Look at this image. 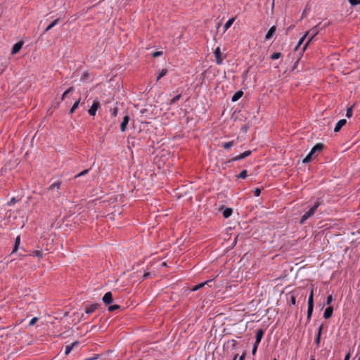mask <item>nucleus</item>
Returning a JSON list of instances; mask_svg holds the SVG:
<instances>
[{"mask_svg":"<svg viewBox=\"0 0 360 360\" xmlns=\"http://www.w3.org/2000/svg\"><path fill=\"white\" fill-rule=\"evenodd\" d=\"M323 203V200L321 198H317L314 204L309 207V210L307 211L301 217L300 220V224H304V222L314 213L316 212L318 207Z\"/></svg>","mask_w":360,"mask_h":360,"instance_id":"nucleus-1","label":"nucleus"},{"mask_svg":"<svg viewBox=\"0 0 360 360\" xmlns=\"http://www.w3.org/2000/svg\"><path fill=\"white\" fill-rule=\"evenodd\" d=\"M320 28L319 25L314 26L310 30L307 31L305 34L306 37H309L307 43L303 46V51H305L309 44L313 40V39L319 34Z\"/></svg>","mask_w":360,"mask_h":360,"instance_id":"nucleus-2","label":"nucleus"},{"mask_svg":"<svg viewBox=\"0 0 360 360\" xmlns=\"http://www.w3.org/2000/svg\"><path fill=\"white\" fill-rule=\"evenodd\" d=\"M251 153H252L251 150H246L244 153H241L240 155L233 157L231 160H229L225 162L224 164H229L232 162L240 160L249 156L251 154Z\"/></svg>","mask_w":360,"mask_h":360,"instance_id":"nucleus-3","label":"nucleus"},{"mask_svg":"<svg viewBox=\"0 0 360 360\" xmlns=\"http://www.w3.org/2000/svg\"><path fill=\"white\" fill-rule=\"evenodd\" d=\"M251 153H252L251 150H246L244 153H241L240 155L233 157L231 160H229L225 162L224 164H229L232 162L240 160L249 156L251 154Z\"/></svg>","mask_w":360,"mask_h":360,"instance_id":"nucleus-4","label":"nucleus"},{"mask_svg":"<svg viewBox=\"0 0 360 360\" xmlns=\"http://www.w3.org/2000/svg\"><path fill=\"white\" fill-rule=\"evenodd\" d=\"M251 153H252L251 150H246L244 153H241L240 155L233 157L231 160H229L225 162L224 164H229L232 162L240 160L249 156L251 154Z\"/></svg>","mask_w":360,"mask_h":360,"instance_id":"nucleus-5","label":"nucleus"},{"mask_svg":"<svg viewBox=\"0 0 360 360\" xmlns=\"http://www.w3.org/2000/svg\"><path fill=\"white\" fill-rule=\"evenodd\" d=\"M251 153H252L251 150H246L244 153H241L240 155L233 157L231 160H229L225 162L224 164H229L232 162L240 160L249 156L251 154Z\"/></svg>","mask_w":360,"mask_h":360,"instance_id":"nucleus-6","label":"nucleus"},{"mask_svg":"<svg viewBox=\"0 0 360 360\" xmlns=\"http://www.w3.org/2000/svg\"><path fill=\"white\" fill-rule=\"evenodd\" d=\"M101 107L100 102L98 100H94L91 108L89 109L88 112L90 115L94 116L97 110Z\"/></svg>","mask_w":360,"mask_h":360,"instance_id":"nucleus-7","label":"nucleus"},{"mask_svg":"<svg viewBox=\"0 0 360 360\" xmlns=\"http://www.w3.org/2000/svg\"><path fill=\"white\" fill-rule=\"evenodd\" d=\"M215 56V61L217 65H221L223 63V57L221 56V53L219 47H217L214 52Z\"/></svg>","mask_w":360,"mask_h":360,"instance_id":"nucleus-8","label":"nucleus"},{"mask_svg":"<svg viewBox=\"0 0 360 360\" xmlns=\"http://www.w3.org/2000/svg\"><path fill=\"white\" fill-rule=\"evenodd\" d=\"M103 302L105 304H109L112 302V295L111 292H107L102 298Z\"/></svg>","mask_w":360,"mask_h":360,"instance_id":"nucleus-9","label":"nucleus"},{"mask_svg":"<svg viewBox=\"0 0 360 360\" xmlns=\"http://www.w3.org/2000/svg\"><path fill=\"white\" fill-rule=\"evenodd\" d=\"M129 122V116L128 115H126L123 117L122 122H121V124H120L121 131L124 132L126 130L127 126Z\"/></svg>","mask_w":360,"mask_h":360,"instance_id":"nucleus-10","label":"nucleus"},{"mask_svg":"<svg viewBox=\"0 0 360 360\" xmlns=\"http://www.w3.org/2000/svg\"><path fill=\"white\" fill-rule=\"evenodd\" d=\"M276 30V27L275 25H273L272 27H271L269 28V30H268L267 33L266 34L265 39L269 40L270 39H271L273 37V36L274 35Z\"/></svg>","mask_w":360,"mask_h":360,"instance_id":"nucleus-11","label":"nucleus"},{"mask_svg":"<svg viewBox=\"0 0 360 360\" xmlns=\"http://www.w3.org/2000/svg\"><path fill=\"white\" fill-rule=\"evenodd\" d=\"M22 45H23L22 41H19V42L15 43L12 48L11 54L12 55L16 54L21 49Z\"/></svg>","mask_w":360,"mask_h":360,"instance_id":"nucleus-12","label":"nucleus"},{"mask_svg":"<svg viewBox=\"0 0 360 360\" xmlns=\"http://www.w3.org/2000/svg\"><path fill=\"white\" fill-rule=\"evenodd\" d=\"M324 147L321 143H316L310 150L311 154H314L316 152H321Z\"/></svg>","mask_w":360,"mask_h":360,"instance_id":"nucleus-13","label":"nucleus"},{"mask_svg":"<svg viewBox=\"0 0 360 360\" xmlns=\"http://www.w3.org/2000/svg\"><path fill=\"white\" fill-rule=\"evenodd\" d=\"M346 122H347V120L345 119H342V120H339L334 128V131L335 132L339 131L341 129V128L344 125H345Z\"/></svg>","mask_w":360,"mask_h":360,"instance_id":"nucleus-14","label":"nucleus"},{"mask_svg":"<svg viewBox=\"0 0 360 360\" xmlns=\"http://www.w3.org/2000/svg\"><path fill=\"white\" fill-rule=\"evenodd\" d=\"M99 307L98 304H92L90 306H88L85 308L86 314H91L93 313L98 307Z\"/></svg>","mask_w":360,"mask_h":360,"instance_id":"nucleus-15","label":"nucleus"},{"mask_svg":"<svg viewBox=\"0 0 360 360\" xmlns=\"http://www.w3.org/2000/svg\"><path fill=\"white\" fill-rule=\"evenodd\" d=\"M79 345V342L78 341H75L74 342H72L71 345H66L65 346V355H68L70 353V352L72 350V349L76 346Z\"/></svg>","mask_w":360,"mask_h":360,"instance_id":"nucleus-16","label":"nucleus"},{"mask_svg":"<svg viewBox=\"0 0 360 360\" xmlns=\"http://www.w3.org/2000/svg\"><path fill=\"white\" fill-rule=\"evenodd\" d=\"M333 311V308L332 307H328L323 313V317L326 319H328L331 317Z\"/></svg>","mask_w":360,"mask_h":360,"instance_id":"nucleus-17","label":"nucleus"},{"mask_svg":"<svg viewBox=\"0 0 360 360\" xmlns=\"http://www.w3.org/2000/svg\"><path fill=\"white\" fill-rule=\"evenodd\" d=\"M264 335V330L262 329H259L257 330L256 336H255V341H257V343H260L262 338Z\"/></svg>","mask_w":360,"mask_h":360,"instance_id":"nucleus-18","label":"nucleus"},{"mask_svg":"<svg viewBox=\"0 0 360 360\" xmlns=\"http://www.w3.org/2000/svg\"><path fill=\"white\" fill-rule=\"evenodd\" d=\"M60 21V18H56L53 21H52L47 27L45 29L44 33L48 32L49 30H50L52 27H53L54 26H56V25H58L59 23V22Z\"/></svg>","mask_w":360,"mask_h":360,"instance_id":"nucleus-19","label":"nucleus"},{"mask_svg":"<svg viewBox=\"0 0 360 360\" xmlns=\"http://www.w3.org/2000/svg\"><path fill=\"white\" fill-rule=\"evenodd\" d=\"M243 95V92L242 91H236L232 96L231 101L233 102H236L239 100Z\"/></svg>","mask_w":360,"mask_h":360,"instance_id":"nucleus-20","label":"nucleus"},{"mask_svg":"<svg viewBox=\"0 0 360 360\" xmlns=\"http://www.w3.org/2000/svg\"><path fill=\"white\" fill-rule=\"evenodd\" d=\"M213 281V280H207V281H205V282H202V283H199V284H198V285H195L193 288L192 290H193V291H196V290H199L200 288H201L204 287L205 285H207L208 283H210V282H211V281Z\"/></svg>","mask_w":360,"mask_h":360,"instance_id":"nucleus-21","label":"nucleus"},{"mask_svg":"<svg viewBox=\"0 0 360 360\" xmlns=\"http://www.w3.org/2000/svg\"><path fill=\"white\" fill-rule=\"evenodd\" d=\"M233 213V210L229 207H226L223 211V216L224 218L227 219L229 218Z\"/></svg>","mask_w":360,"mask_h":360,"instance_id":"nucleus-22","label":"nucleus"},{"mask_svg":"<svg viewBox=\"0 0 360 360\" xmlns=\"http://www.w3.org/2000/svg\"><path fill=\"white\" fill-rule=\"evenodd\" d=\"M236 20V18H230L224 25V31H226L231 25L233 23V22L235 21Z\"/></svg>","mask_w":360,"mask_h":360,"instance_id":"nucleus-23","label":"nucleus"},{"mask_svg":"<svg viewBox=\"0 0 360 360\" xmlns=\"http://www.w3.org/2000/svg\"><path fill=\"white\" fill-rule=\"evenodd\" d=\"M20 237L18 236L15 238V243H14V247H13V250L12 251V253L16 252L18 249V247H19V245H20Z\"/></svg>","mask_w":360,"mask_h":360,"instance_id":"nucleus-24","label":"nucleus"},{"mask_svg":"<svg viewBox=\"0 0 360 360\" xmlns=\"http://www.w3.org/2000/svg\"><path fill=\"white\" fill-rule=\"evenodd\" d=\"M79 103H80V98H79L78 100H77L74 104L72 105V108H70V114H72L74 112V111L75 110V109H77L79 105Z\"/></svg>","mask_w":360,"mask_h":360,"instance_id":"nucleus-25","label":"nucleus"},{"mask_svg":"<svg viewBox=\"0 0 360 360\" xmlns=\"http://www.w3.org/2000/svg\"><path fill=\"white\" fill-rule=\"evenodd\" d=\"M313 309H314V305H308L307 316L308 321H309L311 317Z\"/></svg>","mask_w":360,"mask_h":360,"instance_id":"nucleus-26","label":"nucleus"},{"mask_svg":"<svg viewBox=\"0 0 360 360\" xmlns=\"http://www.w3.org/2000/svg\"><path fill=\"white\" fill-rule=\"evenodd\" d=\"M33 257L41 258L43 256V252L41 250H34L32 253Z\"/></svg>","mask_w":360,"mask_h":360,"instance_id":"nucleus-27","label":"nucleus"},{"mask_svg":"<svg viewBox=\"0 0 360 360\" xmlns=\"http://www.w3.org/2000/svg\"><path fill=\"white\" fill-rule=\"evenodd\" d=\"M308 305H314V290H311L308 299Z\"/></svg>","mask_w":360,"mask_h":360,"instance_id":"nucleus-28","label":"nucleus"},{"mask_svg":"<svg viewBox=\"0 0 360 360\" xmlns=\"http://www.w3.org/2000/svg\"><path fill=\"white\" fill-rule=\"evenodd\" d=\"M281 56H282L281 53H280V52H275V53H272L271 55L270 58L272 60H276V59L280 58Z\"/></svg>","mask_w":360,"mask_h":360,"instance_id":"nucleus-29","label":"nucleus"},{"mask_svg":"<svg viewBox=\"0 0 360 360\" xmlns=\"http://www.w3.org/2000/svg\"><path fill=\"white\" fill-rule=\"evenodd\" d=\"M314 154H311V152L308 153V155L303 159L302 162L303 163H308L311 162V157Z\"/></svg>","mask_w":360,"mask_h":360,"instance_id":"nucleus-30","label":"nucleus"},{"mask_svg":"<svg viewBox=\"0 0 360 360\" xmlns=\"http://www.w3.org/2000/svg\"><path fill=\"white\" fill-rule=\"evenodd\" d=\"M248 175V172L246 169H243L240 172V173L237 176L239 179H245Z\"/></svg>","mask_w":360,"mask_h":360,"instance_id":"nucleus-31","label":"nucleus"},{"mask_svg":"<svg viewBox=\"0 0 360 360\" xmlns=\"http://www.w3.org/2000/svg\"><path fill=\"white\" fill-rule=\"evenodd\" d=\"M167 73V70L164 68L162 69L160 73H159V75L157 77V81H158L160 78H162V77H164L165 75H166Z\"/></svg>","mask_w":360,"mask_h":360,"instance_id":"nucleus-32","label":"nucleus"},{"mask_svg":"<svg viewBox=\"0 0 360 360\" xmlns=\"http://www.w3.org/2000/svg\"><path fill=\"white\" fill-rule=\"evenodd\" d=\"M74 91V87H73V86H71V87H70L68 89H67V90H66V91L63 94V95H62V96H61V100H62V101H63V100H64L65 96H68V94L69 93H70V92H72V91Z\"/></svg>","mask_w":360,"mask_h":360,"instance_id":"nucleus-33","label":"nucleus"},{"mask_svg":"<svg viewBox=\"0 0 360 360\" xmlns=\"http://www.w3.org/2000/svg\"><path fill=\"white\" fill-rule=\"evenodd\" d=\"M61 184V181H56L53 184H52L49 187V190H53L54 188H60V186Z\"/></svg>","mask_w":360,"mask_h":360,"instance_id":"nucleus-34","label":"nucleus"},{"mask_svg":"<svg viewBox=\"0 0 360 360\" xmlns=\"http://www.w3.org/2000/svg\"><path fill=\"white\" fill-rule=\"evenodd\" d=\"M233 144H234V141H231L225 143L223 145V147L224 149H229L231 147H232L233 146Z\"/></svg>","mask_w":360,"mask_h":360,"instance_id":"nucleus-35","label":"nucleus"},{"mask_svg":"<svg viewBox=\"0 0 360 360\" xmlns=\"http://www.w3.org/2000/svg\"><path fill=\"white\" fill-rule=\"evenodd\" d=\"M110 112L112 117H116L117 115L118 108L117 107L111 108Z\"/></svg>","mask_w":360,"mask_h":360,"instance_id":"nucleus-36","label":"nucleus"},{"mask_svg":"<svg viewBox=\"0 0 360 360\" xmlns=\"http://www.w3.org/2000/svg\"><path fill=\"white\" fill-rule=\"evenodd\" d=\"M120 308V306L118 304H113L108 307V311H113L115 310L119 309Z\"/></svg>","mask_w":360,"mask_h":360,"instance_id":"nucleus-37","label":"nucleus"},{"mask_svg":"<svg viewBox=\"0 0 360 360\" xmlns=\"http://www.w3.org/2000/svg\"><path fill=\"white\" fill-rule=\"evenodd\" d=\"M89 172V169H84L82 172H81L80 173H79L78 174L75 175V179H77L79 176H82L86 174Z\"/></svg>","mask_w":360,"mask_h":360,"instance_id":"nucleus-38","label":"nucleus"},{"mask_svg":"<svg viewBox=\"0 0 360 360\" xmlns=\"http://www.w3.org/2000/svg\"><path fill=\"white\" fill-rule=\"evenodd\" d=\"M89 75L88 72H84L82 74L80 79L82 81H86V80H87L89 79Z\"/></svg>","mask_w":360,"mask_h":360,"instance_id":"nucleus-39","label":"nucleus"},{"mask_svg":"<svg viewBox=\"0 0 360 360\" xmlns=\"http://www.w3.org/2000/svg\"><path fill=\"white\" fill-rule=\"evenodd\" d=\"M181 96V94H178L176 96H174L173 98L171 99L170 104H174L176 102H177L180 99Z\"/></svg>","mask_w":360,"mask_h":360,"instance_id":"nucleus-40","label":"nucleus"},{"mask_svg":"<svg viewBox=\"0 0 360 360\" xmlns=\"http://www.w3.org/2000/svg\"><path fill=\"white\" fill-rule=\"evenodd\" d=\"M352 116V107H349L347 109L346 117L349 118Z\"/></svg>","mask_w":360,"mask_h":360,"instance_id":"nucleus-41","label":"nucleus"},{"mask_svg":"<svg viewBox=\"0 0 360 360\" xmlns=\"http://www.w3.org/2000/svg\"><path fill=\"white\" fill-rule=\"evenodd\" d=\"M290 303L292 305H295L296 304V295H295L292 293H291V295H290Z\"/></svg>","mask_w":360,"mask_h":360,"instance_id":"nucleus-42","label":"nucleus"},{"mask_svg":"<svg viewBox=\"0 0 360 360\" xmlns=\"http://www.w3.org/2000/svg\"><path fill=\"white\" fill-rule=\"evenodd\" d=\"M261 193V190L259 188H255L253 190V194L255 196L258 197Z\"/></svg>","mask_w":360,"mask_h":360,"instance_id":"nucleus-43","label":"nucleus"},{"mask_svg":"<svg viewBox=\"0 0 360 360\" xmlns=\"http://www.w3.org/2000/svg\"><path fill=\"white\" fill-rule=\"evenodd\" d=\"M306 35L304 34L298 41L297 44V46L295 48V49H297V48L303 43V41H304L305 38H306Z\"/></svg>","mask_w":360,"mask_h":360,"instance_id":"nucleus-44","label":"nucleus"},{"mask_svg":"<svg viewBox=\"0 0 360 360\" xmlns=\"http://www.w3.org/2000/svg\"><path fill=\"white\" fill-rule=\"evenodd\" d=\"M349 2L352 6L360 4V0H349Z\"/></svg>","mask_w":360,"mask_h":360,"instance_id":"nucleus-45","label":"nucleus"},{"mask_svg":"<svg viewBox=\"0 0 360 360\" xmlns=\"http://www.w3.org/2000/svg\"><path fill=\"white\" fill-rule=\"evenodd\" d=\"M162 55V51H155L152 53L153 58H156Z\"/></svg>","mask_w":360,"mask_h":360,"instance_id":"nucleus-46","label":"nucleus"},{"mask_svg":"<svg viewBox=\"0 0 360 360\" xmlns=\"http://www.w3.org/2000/svg\"><path fill=\"white\" fill-rule=\"evenodd\" d=\"M37 321H38V318L37 317L32 318L31 319V321H30L29 326H34Z\"/></svg>","mask_w":360,"mask_h":360,"instance_id":"nucleus-47","label":"nucleus"},{"mask_svg":"<svg viewBox=\"0 0 360 360\" xmlns=\"http://www.w3.org/2000/svg\"><path fill=\"white\" fill-rule=\"evenodd\" d=\"M333 296L332 295H329L326 298V304H330L333 302Z\"/></svg>","mask_w":360,"mask_h":360,"instance_id":"nucleus-48","label":"nucleus"},{"mask_svg":"<svg viewBox=\"0 0 360 360\" xmlns=\"http://www.w3.org/2000/svg\"><path fill=\"white\" fill-rule=\"evenodd\" d=\"M320 340H321V335H317L316 338L315 339V344L316 345L317 347H319Z\"/></svg>","mask_w":360,"mask_h":360,"instance_id":"nucleus-49","label":"nucleus"},{"mask_svg":"<svg viewBox=\"0 0 360 360\" xmlns=\"http://www.w3.org/2000/svg\"><path fill=\"white\" fill-rule=\"evenodd\" d=\"M16 202V200L15 198H12L11 200L8 202V205H12Z\"/></svg>","mask_w":360,"mask_h":360,"instance_id":"nucleus-50","label":"nucleus"},{"mask_svg":"<svg viewBox=\"0 0 360 360\" xmlns=\"http://www.w3.org/2000/svg\"><path fill=\"white\" fill-rule=\"evenodd\" d=\"M323 326L321 324L318 330L317 335H321L322 330H323Z\"/></svg>","mask_w":360,"mask_h":360,"instance_id":"nucleus-51","label":"nucleus"},{"mask_svg":"<svg viewBox=\"0 0 360 360\" xmlns=\"http://www.w3.org/2000/svg\"><path fill=\"white\" fill-rule=\"evenodd\" d=\"M257 347H252V354L253 355H255L256 352H257Z\"/></svg>","mask_w":360,"mask_h":360,"instance_id":"nucleus-52","label":"nucleus"},{"mask_svg":"<svg viewBox=\"0 0 360 360\" xmlns=\"http://www.w3.org/2000/svg\"><path fill=\"white\" fill-rule=\"evenodd\" d=\"M350 357H351V355H350V353L349 352L345 355L344 360H349Z\"/></svg>","mask_w":360,"mask_h":360,"instance_id":"nucleus-53","label":"nucleus"},{"mask_svg":"<svg viewBox=\"0 0 360 360\" xmlns=\"http://www.w3.org/2000/svg\"><path fill=\"white\" fill-rule=\"evenodd\" d=\"M149 276H150V273H148H148H146H146H144V274H143V278H148Z\"/></svg>","mask_w":360,"mask_h":360,"instance_id":"nucleus-54","label":"nucleus"},{"mask_svg":"<svg viewBox=\"0 0 360 360\" xmlns=\"http://www.w3.org/2000/svg\"><path fill=\"white\" fill-rule=\"evenodd\" d=\"M239 360H245V354H243L240 357H239Z\"/></svg>","mask_w":360,"mask_h":360,"instance_id":"nucleus-55","label":"nucleus"},{"mask_svg":"<svg viewBox=\"0 0 360 360\" xmlns=\"http://www.w3.org/2000/svg\"><path fill=\"white\" fill-rule=\"evenodd\" d=\"M259 343H257V341L255 342L253 346L255 347H258V345H259Z\"/></svg>","mask_w":360,"mask_h":360,"instance_id":"nucleus-56","label":"nucleus"},{"mask_svg":"<svg viewBox=\"0 0 360 360\" xmlns=\"http://www.w3.org/2000/svg\"><path fill=\"white\" fill-rule=\"evenodd\" d=\"M237 357H238V354H236L234 355L233 358V360H236Z\"/></svg>","mask_w":360,"mask_h":360,"instance_id":"nucleus-57","label":"nucleus"},{"mask_svg":"<svg viewBox=\"0 0 360 360\" xmlns=\"http://www.w3.org/2000/svg\"><path fill=\"white\" fill-rule=\"evenodd\" d=\"M162 266H166V263H165V262H163V263L162 264Z\"/></svg>","mask_w":360,"mask_h":360,"instance_id":"nucleus-58","label":"nucleus"},{"mask_svg":"<svg viewBox=\"0 0 360 360\" xmlns=\"http://www.w3.org/2000/svg\"><path fill=\"white\" fill-rule=\"evenodd\" d=\"M310 360H315L314 357H311Z\"/></svg>","mask_w":360,"mask_h":360,"instance_id":"nucleus-59","label":"nucleus"},{"mask_svg":"<svg viewBox=\"0 0 360 360\" xmlns=\"http://www.w3.org/2000/svg\"><path fill=\"white\" fill-rule=\"evenodd\" d=\"M273 360H277L276 359H274Z\"/></svg>","mask_w":360,"mask_h":360,"instance_id":"nucleus-60","label":"nucleus"}]
</instances>
